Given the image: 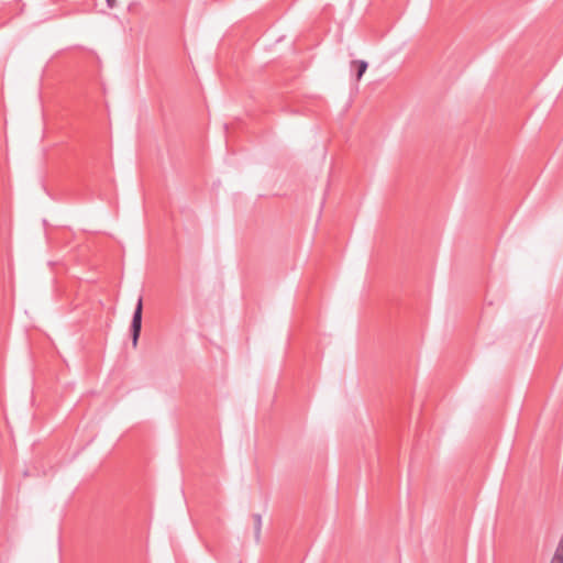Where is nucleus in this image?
<instances>
[{
    "mask_svg": "<svg viewBox=\"0 0 563 563\" xmlns=\"http://www.w3.org/2000/svg\"><path fill=\"white\" fill-rule=\"evenodd\" d=\"M254 519V537L256 542L261 539V530H262V516L260 514L253 515Z\"/></svg>",
    "mask_w": 563,
    "mask_h": 563,
    "instance_id": "7ed1b4c3",
    "label": "nucleus"
},
{
    "mask_svg": "<svg viewBox=\"0 0 563 563\" xmlns=\"http://www.w3.org/2000/svg\"><path fill=\"white\" fill-rule=\"evenodd\" d=\"M554 555H559V556L563 558V534L561 536V539L559 541V544H558Z\"/></svg>",
    "mask_w": 563,
    "mask_h": 563,
    "instance_id": "20e7f679",
    "label": "nucleus"
},
{
    "mask_svg": "<svg viewBox=\"0 0 563 563\" xmlns=\"http://www.w3.org/2000/svg\"><path fill=\"white\" fill-rule=\"evenodd\" d=\"M352 66L355 67V69H356V71H355L356 80H361L362 76L364 75V73L366 71V69L368 67L367 62H365V60H353L352 62Z\"/></svg>",
    "mask_w": 563,
    "mask_h": 563,
    "instance_id": "f03ea898",
    "label": "nucleus"
},
{
    "mask_svg": "<svg viewBox=\"0 0 563 563\" xmlns=\"http://www.w3.org/2000/svg\"><path fill=\"white\" fill-rule=\"evenodd\" d=\"M551 562H553V563H563V558H561L559 555H553Z\"/></svg>",
    "mask_w": 563,
    "mask_h": 563,
    "instance_id": "39448f33",
    "label": "nucleus"
},
{
    "mask_svg": "<svg viewBox=\"0 0 563 563\" xmlns=\"http://www.w3.org/2000/svg\"><path fill=\"white\" fill-rule=\"evenodd\" d=\"M142 311H143L142 298H139L136 307H135L133 316H132V321H131V338H132V344L134 347L137 345V341H139V338L141 334Z\"/></svg>",
    "mask_w": 563,
    "mask_h": 563,
    "instance_id": "f257e3e1",
    "label": "nucleus"
},
{
    "mask_svg": "<svg viewBox=\"0 0 563 563\" xmlns=\"http://www.w3.org/2000/svg\"><path fill=\"white\" fill-rule=\"evenodd\" d=\"M115 0H108V8H112L114 5Z\"/></svg>",
    "mask_w": 563,
    "mask_h": 563,
    "instance_id": "423d86ee",
    "label": "nucleus"
}]
</instances>
